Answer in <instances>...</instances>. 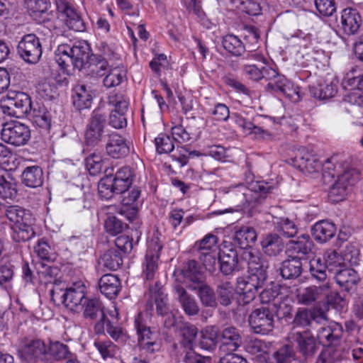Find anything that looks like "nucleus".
Masks as SVG:
<instances>
[{
    "mask_svg": "<svg viewBox=\"0 0 363 363\" xmlns=\"http://www.w3.org/2000/svg\"><path fill=\"white\" fill-rule=\"evenodd\" d=\"M220 352L231 353L237 351L242 344L240 332L235 327L225 328L219 333Z\"/></svg>",
    "mask_w": 363,
    "mask_h": 363,
    "instance_id": "obj_20",
    "label": "nucleus"
},
{
    "mask_svg": "<svg viewBox=\"0 0 363 363\" xmlns=\"http://www.w3.org/2000/svg\"><path fill=\"white\" fill-rule=\"evenodd\" d=\"M135 327L138 336V345L140 350L152 354L160 350L159 335L146 326L138 315L135 319Z\"/></svg>",
    "mask_w": 363,
    "mask_h": 363,
    "instance_id": "obj_16",
    "label": "nucleus"
},
{
    "mask_svg": "<svg viewBox=\"0 0 363 363\" xmlns=\"http://www.w3.org/2000/svg\"><path fill=\"white\" fill-rule=\"evenodd\" d=\"M57 11L64 17L66 26L77 32L86 29L85 23L78 11L66 0H55Z\"/></svg>",
    "mask_w": 363,
    "mask_h": 363,
    "instance_id": "obj_18",
    "label": "nucleus"
},
{
    "mask_svg": "<svg viewBox=\"0 0 363 363\" xmlns=\"http://www.w3.org/2000/svg\"><path fill=\"white\" fill-rule=\"evenodd\" d=\"M217 294L220 303L224 306H228L233 300L234 289L229 283H225L218 286Z\"/></svg>",
    "mask_w": 363,
    "mask_h": 363,
    "instance_id": "obj_63",
    "label": "nucleus"
},
{
    "mask_svg": "<svg viewBox=\"0 0 363 363\" xmlns=\"http://www.w3.org/2000/svg\"><path fill=\"white\" fill-rule=\"evenodd\" d=\"M332 282L329 283L328 291L324 294V305L327 310L330 307L336 310H342L345 305V300L337 291L332 290Z\"/></svg>",
    "mask_w": 363,
    "mask_h": 363,
    "instance_id": "obj_50",
    "label": "nucleus"
},
{
    "mask_svg": "<svg viewBox=\"0 0 363 363\" xmlns=\"http://www.w3.org/2000/svg\"><path fill=\"white\" fill-rule=\"evenodd\" d=\"M148 288L151 297L155 298L157 314L160 315L168 314L169 308L167 305V297L158 286V282L156 281L154 286L150 284Z\"/></svg>",
    "mask_w": 363,
    "mask_h": 363,
    "instance_id": "obj_43",
    "label": "nucleus"
},
{
    "mask_svg": "<svg viewBox=\"0 0 363 363\" xmlns=\"http://www.w3.org/2000/svg\"><path fill=\"white\" fill-rule=\"evenodd\" d=\"M218 238L212 234L206 235L200 242H196L194 251L197 254L217 251Z\"/></svg>",
    "mask_w": 363,
    "mask_h": 363,
    "instance_id": "obj_54",
    "label": "nucleus"
},
{
    "mask_svg": "<svg viewBox=\"0 0 363 363\" xmlns=\"http://www.w3.org/2000/svg\"><path fill=\"white\" fill-rule=\"evenodd\" d=\"M22 183L30 188L42 186L44 181L43 169L38 166L26 167L21 174Z\"/></svg>",
    "mask_w": 363,
    "mask_h": 363,
    "instance_id": "obj_38",
    "label": "nucleus"
},
{
    "mask_svg": "<svg viewBox=\"0 0 363 363\" xmlns=\"http://www.w3.org/2000/svg\"><path fill=\"white\" fill-rule=\"evenodd\" d=\"M344 357V351L342 347L329 346L321 351L315 363H338Z\"/></svg>",
    "mask_w": 363,
    "mask_h": 363,
    "instance_id": "obj_49",
    "label": "nucleus"
},
{
    "mask_svg": "<svg viewBox=\"0 0 363 363\" xmlns=\"http://www.w3.org/2000/svg\"><path fill=\"white\" fill-rule=\"evenodd\" d=\"M48 354L55 360L66 359L71 354L67 345L58 341L50 342L48 347Z\"/></svg>",
    "mask_w": 363,
    "mask_h": 363,
    "instance_id": "obj_57",
    "label": "nucleus"
},
{
    "mask_svg": "<svg viewBox=\"0 0 363 363\" xmlns=\"http://www.w3.org/2000/svg\"><path fill=\"white\" fill-rule=\"evenodd\" d=\"M313 245V242L310 236L303 234L298 237L296 241L291 242L290 251L296 255L295 257L301 258L311 252Z\"/></svg>",
    "mask_w": 363,
    "mask_h": 363,
    "instance_id": "obj_45",
    "label": "nucleus"
},
{
    "mask_svg": "<svg viewBox=\"0 0 363 363\" xmlns=\"http://www.w3.org/2000/svg\"><path fill=\"white\" fill-rule=\"evenodd\" d=\"M261 246L266 255L277 256L283 251L284 243L279 235L269 233L262 239Z\"/></svg>",
    "mask_w": 363,
    "mask_h": 363,
    "instance_id": "obj_35",
    "label": "nucleus"
},
{
    "mask_svg": "<svg viewBox=\"0 0 363 363\" xmlns=\"http://www.w3.org/2000/svg\"><path fill=\"white\" fill-rule=\"evenodd\" d=\"M156 150L159 154H167L174 150V145L172 138L165 134H160L155 139Z\"/></svg>",
    "mask_w": 363,
    "mask_h": 363,
    "instance_id": "obj_64",
    "label": "nucleus"
},
{
    "mask_svg": "<svg viewBox=\"0 0 363 363\" xmlns=\"http://www.w3.org/2000/svg\"><path fill=\"white\" fill-rule=\"evenodd\" d=\"M310 91L314 98L325 100L335 96L337 92V86L336 83L332 82L330 84H320L317 87H311Z\"/></svg>",
    "mask_w": 363,
    "mask_h": 363,
    "instance_id": "obj_51",
    "label": "nucleus"
},
{
    "mask_svg": "<svg viewBox=\"0 0 363 363\" xmlns=\"http://www.w3.org/2000/svg\"><path fill=\"white\" fill-rule=\"evenodd\" d=\"M275 363H292L297 360L293 346L285 345L279 348L272 355Z\"/></svg>",
    "mask_w": 363,
    "mask_h": 363,
    "instance_id": "obj_52",
    "label": "nucleus"
},
{
    "mask_svg": "<svg viewBox=\"0 0 363 363\" xmlns=\"http://www.w3.org/2000/svg\"><path fill=\"white\" fill-rule=\"evenodd\" d=\"M293 338L297 345L298 352L305 359L313 357L317 352L319 347L316 340L308 333L297 332L294 334Z\"/></svg>",
    "mask_w": 363,
    "mask_h": 363,
    "instance_id": "obj_26",
    "label": "nucleus"
},
{
    "mask_svg": "<svg viewBox=\"0 0 363 363\" xmlns=\"http://www.w3.org/2000/svg\"><path fill=\"white\" fill-rule=\"evenodd\" d=\"M272 189V186L264 181L252 182L249 186L240 183L228 188L226 191L227 199L236 208H252L261 203Z\"/></svg>",
    "mask_w": 363,
    "mask_h": 363,
    "instance_id": "obj_2",
    "label": "nucleus"
},
{
    "mask_svg": "<svg viewBox=\"0 0 363 363\" xmlns=\"http://www.w3.org/2000/svg\"><path fill=\"white\" fill-rule=\"evenodd\" d=\"M84 316L86 319L96 320L99 322L95 325V331L100 333L104 330L106 315L104 311V306L101 301L96 298L84 301Z\"/></svg>",
    "mask_w": 363,
    "mask_h": 363,
    "instance_id": "obj_22",
    "label": "nucleus"
},
{
    "mask_svg": "<svg viewBox=\"0 0 363 363\" xmlns=\"http://www.w3.org/2000/svg\"><path fill=\"white\" fill-rule=\"evenodd\" d=\"M329 284H321L318 286L311 285L297 291L296 299L299 304L311 306L323 298L324 294L328 291Z\"/></svg>",
    "mask_w": 363,
    "mask_h": 363,
    "instance_id": "obj_24",
    "label": "nucleus"
},
{
    "mask_svg": "<svg viewBox=\"0 0 363 363\" xmlns=\"http://www.w3.org/2000/svg\"><path fill=\"white\" fill-rule=\"evenodd\" d=\"M191 291H195L204 307L216 308L218 305L214 290L205 281L199 284Z\"/></svg>",
    "mask_w": 363,
    "mask_h": 363,
    "instance_id": "obj_36",
    "label": "nucleus"
},
{
    "mask_svg": "<svg viewBox=\"0 0 363 363\" xmlns=\"http://www.w3.org/2000/svg\"><path fill=\"white\" fill-rule=\"evenodd\" d=\"M257 240V233L252 227L242 226L235 232L233 240L240 250H252L251 247Z\"/></svg>",
    "mask_w": 363,
    "mask_h": 363,
    "instance_id": "obj_31",
    "label": "nucleus"
},
{
    "mask_svg": "<svg viewBox=\"0 0 363 363\" xmlns=\"http://www.w3.org/2000/svg\"><path fill=\"white\" fill-rule=\"evenodd\" d=\"M67 289V288L65 286V283H62L61 281L55 282V284L52 285V288L50 290L51 301L58 306L60 304L65 305Z\"/></svg>",
    "mask_w": 363,
    "mask_h": 363,
    "instance_id": "obj_59",
    "label": "nucleus"
},
{
    "mask_svg": "<svg viewBox=\"0 0 363 363\" xmlns=\"http://www.w3.org/2000/svg\"><path fill=\"white\" fill-rule=\"evenodd\" d=\"M337 162V157H332L325 160L324 164L306 148L298 149L294 157L289 160V164L305 174L318 172L323 167V177L333 178L335 171V163Z\"/></svg>",
    "mask_w": 363,
    "mask_h": 363,
    "instance_id": "obj_4",
    "label": "nucleus"
},
{
    "mask_svg": "<svg viewBox=\"0 0 363 363\" xmlns=\"http://www.w3.org/2000/svg\"><path fill=\"white\" fill-rule=\"evenodd\" d=\"M266 122L257 125L254 123H247V130H250V133L255 134L257 138L267 140L272 138V133L267 127V123H273L271 119L264 118Z\"/></svg>",
    "mask_w": 363,
    "mask_h": 363,
    "instance_id": "obj_58",
    "label": "nucleus"
},
{
    "mask_svg": "<svg viewBox=\"0 0 363 363\" xmlns=\"http://www.w3.org/2000/svg\"><path fill=\"white\" fill-rule=\"evenodd\" d=\"M5 216L13 223V238L16 242L28 241L35 235L34 218L29 211L18 206H10L6 208Z\"/></svg>",
    "mask_w": 363,
    "mask_h": 363,
    "instance_id": "obj_6",
    "label": "nucleus"
},
{
    "mask_svg": "<svg viewBox=\"0 0 363 363\" xmlns=\"http://www.w3.org/2000/svg\"><path fill=\"white\" fill-rule=\"evenodd\" d=\"M25 4L33 18H38L46 13L50 6L48 0H26Z\"/></svg>",
    "mask_w": 363,
    "mask_h": 363,
    "instance_id": "obj_60",
    "label": "nucleus"
},
{
    "mask_svg": "<svg viewBox=\"0 0 363 363\" xmlns=\"http://www.w3.org/2000/svg\"><path fill=\"white\" fill-rule=\"evenodd\" d=\"M174 276L177 282L184 284L189 290L205 281V276L195 260L184 262L181 269L174 271Z\"/></svg>",
    "mask_w": 363,
    "mask_h": 363,
    "instance_id": "obj_14",
    "label": "nucleus"
},
{
    "mask_svg": "<svg viewBox=\"0 0 363 363\" xmlns=\"http://www.w3.org/2000/svg\"><path fill=\"white\" fill-rule=\"evenodd\" d=\"M47 353L48 347L40 339L30 341L19 350L20 357L24 363H35L43 360Z\"/></svg>",
    "mask_w": 363,
    "mask_h": 363,
    "instance_id": "obj_21",
    "label": "nucleus"
},
{
    "mask_svg": "<svg viewBox=\"0 0 363 363\" xmlns=\"http://www.w3.org/2000/svg\"><path fill=\"white\" fill-rule=\"evenodd\" d=\"M1 139L15 146L26 144L30 138L29 128L19 122L6 123L1 130Z\"/></svg>",
    "mask_w": 363,
    "mask_h": 363,
    "instance_id": "obj_17",
    "label": "nucleus"
},
{
    "mask_svg": "<svg viewBox=\"0 0 363 363\" xmlns=\"http://www.w3.org/2000/svg\"><path fill=\"white\" fill-rule=\"evenodd\" d=\"M335 175L337 174V180L329 190L328 196L333 203L343 201L351 191L352 187L359 179L357 171L350 167L346 161L335 163Z\"/></svg>",
    "mask_w": 363,
    "mask_h": 363,
    "instance_id": "obj_5",
    "label": "nucleus"
},
{
    "mask_svg": "<svg viewBox=\"0 0 363 363\" xmlns=\"http://www.w3.org/2000/svg\"><path fill=\"white\" fill-rule=\"evenodd\" d=\"M105 148L107 155L114 159L125 157L130 151L125 139L117 133H113L108 135Z\"/></svg>",
    "mask_w": 363,
    "mask_h": 363,
    "instance_id": "obj_28",
    "label": "nucleus"
},
{
    "mask_svg": "<svg viewBox=\"0 0 363 363\" xmlns=\"http://www.w3.org/2000/svg\"><path fill=\"white\" fill-rule=\"evenodd\" d=\"M340 29L347 35L357 34L362 23V17L355 9L345 8L341 11Z\"/></svg>",
    "mask_w": 363,
    "mask_h": 363,
    "instance_id": "obj_23",
    "label": "nucleus"
},
{
    "mask_svg": "<svg viewBox=\"0 0 363 363\" xmlns=\"http://www.w3.org/2000/svg\"><path fill=\"white\" fill-rule=\"evenodd\" d=\"M343 328L337 322H331L327 326L320 328L317 334L319 342L325 347H341Z\"/></svg>",
    "mask_w": 363,
    "mask_h": 363,
    "instance_id": "obj_19",
    "label": "nucleus"
},
{
    "mask_svg": "<svg viewBox=\"0 0 363 363\" xmlns=\"http://www.w3.org/2000/svg\"><path fill=\"white\" fill-rule=\"evenodd\" d=\"M327 265L323 262L320 257H314L309 262V274L311 277L318 282L322 284L330 283L326 269Z\"/></svg>",
    "mask_w": 363,
    "mask_h": 363,
    "instance_id": "obj_39",
    "label": "nucleus"
},
{
    "mask_svg": "<svg viewBox=\"0 0 363 363\" xmlns=\"http://www.w3.org/2000/svg\"><path fill=\"white\" fill-rule=\"evenodd\" d=\"M162 249L157 237H153L147 243V250L143 267V277L145 281H153L157 274L159 253Z\"/></svg>",
    "mask_w": 363,
    "mask_h": 363,
    "instance_id": "obj_15",
    "label": "nucleus"
},
{
    "mask_svg": "<svg viewBox=\"0 0 363 363\" xmlns=\"http://www.w3.org/2000/svg\"><path fill=\"white\" fill-rule=\"evenodd\" d=\"M336 226L326 220L316 222L311 228L313 238L320 243H325L333 238L336 234Z\"/></svg>",
    "mask_w": 363,
    "mask_h": 363,
    "instance_id": "obj_30",
    "label": "nucleus"
},
{
    "mask_svg": "<svg viewBox=\"0 0 363 363\" xmlns=\"http://www.w3.org/2000/svg\"><path fill=\"white\" fill-rule=\"evenodd\" d=\"M90 47L85 42H78L74 45L60 44L55 50V61L65 73L69 74V68L83 70L91 57Z\"/></svg>",
    "mask_w": 363,
    "mask_h": 363,
    "instance_id": "obj_3",
    "label": "nucleus"
},
{
    "mask_svg": "<svg viewBox=\"0 0 363 363\" xmlns=\"http://www.w3.org/2000/svg\"><path fill=\"white\" fill-rule=\"evenodd\" d=\"M173 291L186 315H196L199 312V306L195 298L189 294L182 285L177 284Z\"/></svg>",
    "mask_w": 363,
    "mask_h": 363,
    "instance_id": "obj_27",
    "label": "nucleus"
},
{
    "mask_svg": "<svg viewBox=\"0 0 363 363\" xmlns=\"http://www.w3.org/2000/svg\"><path fill=\"white\" fill-rule=\"evenodd\" d=\"M206 270L213 272L218 264L219 252L213 251L196 255Z\"/></svg>",
    "mask_w": 363,
    "mask_h": 363,
    "instance_id": "obj_62",
    "label": "nucleus"
},
{
    "mask_svg": "<svg viewBox=\"0 0 363 363\" xmlns=\"http://www.w3.org/2000/svg\"><path fill=\"white\" fill-rule=\"evenodd\" d=\"M32 106L30 97L22 91H9L1 99L2 111L11 116L23 118L30 113Z\"/></svg>",
    "mask_w": 363,
    "mask_h": 363,
    "instance_id": "obj_8",
    "label": "nucleus"
},
{
    "mask_svg": "<svg viewBox=\"0 0 363 363\" xmlns=\"http://www.w3.org/2000/svg\"><path fill=\"white\" fill-rule=\"evenodd\" d=\"M72 103L78 110L88 108L91 106L93 99L92 90L84 84H77L72 89Z\"/></svg>",
    "mask_w": 363,
    "mask_h": 363,
    "instance_id": "obj_29",
    "label": "nucleus"
},
{
    "mask_svg": "<svg viewBox=\"0 0 363 363\" xmlns=\"http://www.w3.org/2000/svg\"><path fill=\"white\" fill-rule=\"evenodd\" d=\"M133 182V173L128 167L119 169L115 176L106 174L103 177L98 185V191L100 197L108 200L114 194H121L129 189Z\"/></svg>",
    "mask_w": 363,
    "mask_h": 363,
    "instance_id": "obj_7",
    "label": "nucleus"
},
{
    "mask_svg": "<svg viewBox=\"0 0 363 363\" xmlns=\"http://www.w3.org/2000/svg\"><path fill=\"white\" fill-rule=\"evenodd\" d=\"M219 341V332L216 327L208 326L202 330L198 346L205 350H213Z\"/></svg>",
    "mask_w": 363,
    "mask_h": 363,
    "instance_id": "obj_42",
    "label": "nucleus"
},
{
    "mask_svg": "<svg viewBox=\"0 0 363 363\" xmlns=\"http://www.w3.org/2000/svg\"><path fill=\"white\" fill-rule=\"evenodd\" d=\"M85 165L91 175L98 174L103 169L104 160L102 156L95 152L91 154L86 158Z\"/></svg>",
    "mask_w": 363,
    "mask_h": 363,
    "instance_id": "obj_61",
    "label": "nucleus"
},
{
    "mask_svg": "<svg viewBox=\"0 0 363 363\" xmlns=\"http://www.w3.org/2000/svg\"><path fill=\"white\" fill-rule=\"evenodd\" d=\"M17 53L26 63L34 65L41 58L43 49L40 38L35 34L23 35L17 45Z\"/></svg>",
    "mask_w": 363,
    "mask_h": 363,
    "instance_id": "obj_11",
    "label": "nucleus"
},
{
    "mask_svg": "<svg viewBox=\"0 0 363 363\" xmlns=\"http://www.w3.org/2000/svg\"><path fill=\"white\" fill-rule=\"evenodd\" d=\"M342 84L344 88H357L363 91V69L354 66L352 67L345 74L342 79Z\"/></svg>",
    "mask_w": 363,
    "mask_h": 363,
    "instance_id": "obj_41",
    "label": "nucleus"
},
{
    "mask_svg": "<svg viewBox=\"0 0 363 363\" xmlns=\"http://www.w3.org/2000/svg\"><path fill=\"white\" fill-rule=\"evenodd\" d=\"M280 274L284 279H295L302 273V262L300 257H291L281 264Z\"/></svg>",
    "mask_w": 363,
    "mask_h": 363,
    "instance_id": "obj_34",
    "label": "nucleus"
},
{
    "mask_svg": "<svg viewBox=\"0 0 363 363\" xmlns=\"http://www.w3.org/2000/svg\"><path fill=\"white\" fill-rule=\"evenodd\" d=\"M108 103L114 107L109 116V125L116 129L126 127L125 114L129 106L128 98L122 93L111 94L108 97Z\"/></svg>",
    "mask_w": 363,
    "mask_h": 363,
    "instance_id": "obj_12",
    "label": "nucleus"
},
{
    "mask_svg": "<svg viewBox=\"0 0 363 363\" xmlns=\"http://www.w3.org/2000/svg\"><path fill=\"white\" fill-rule=\"evenodd\" d=\"M266 89L275 92H280L293 101H298L301 99L299 87L294 86L285 76L279 73L271 83L267 84Z\"/></svg>",
    "mask_w": 363,
    "mask_h": 363,
    "instance_id": "obj_25",
    "label": "nucleus"
},
{
    "mask_svg": "<svg viewBox=\"0 0 363 363\" xmlns=\"http://www.w3.org/2000/svg\"><path fill=\"white\" fill-rule=\"evenodd\" d=\"M106 126V116L94 111L88 121L84 131V143L90 147L97 146L103 140Z\"/></svg>",
    "mask_w": 363,
    "mask_h": 363,
    "instance_id": "obj_13",
    "label": "nucleus"
},
{
    "mask_svg": "<svg viewBox=\"0 0 363 363\" xmlns=\"http://www.w3.org/2000/svg\"><path fill=\"white\" fill-rule=\"evenodd\" d=\"M108 63L101 55L91 54L83 70L88 75L94 77H101L106 74L108 71Z\"/></svg>",
    "mask_w": 363,
    "mask_h": 363,
    "instance_id": "obj_33",
    "label": "nucleus"
},
{
    "mask_svg": "<svg viewBox=\"0 0 363 363\" xmlns=\"http://www.w3.org/2000/svg\"><path fill=\"white\" fill-rule=\"evenodd\" d=\"M276 303L255 309L249 316V324L255 333L267 335L274 327Z\"/></svg>",
    "mask_w": 363,
    "mask_h": 363,
    "instance_id": "obj_9",
    "label": "nucleus"
},
{
    "mask_svg": "<svg viewBox=\"0 0 363 363\" xmlns=\"http://www.w3.org/2000/svg\"><path fill=\"white\" fill-rule=\"evenodd\" d=\"M222 45L228 53L235 57H240L245 52L244 43L238 36L233 34L223 38Z\"/></svg>",
    "mask_w": 363,
    "mask_h": 363,
    "instance_id": "obj_46",
    "label": "nucleus"
},
{
    "mask_svg": "<svg viewBox=\"0 0 363 363\" xmlns=\"http://www.w3.org/2000/svg\"><path fill=\"white\" fill-rule=\"evenodd\" d=\"M35 123L40 127L47 128L50 126L51 115L44 106H38V108H33L30 111Z\"/></svg>",
    "mask_w": 363,
    "mask_h": 363,
    "instance_id": "obj_53",
    "label": "nucleus"
},
{
    "mask_svg": "<svg viewBox=\"0 0 363 363\" xmlns=\"http://www.w3.org/2000/svg\"><path fill=\"white\" fill-rule=\"evenodd\" d=\"M277 230L287 238H292L298 233V228L294 221L288 218H280L276 223Z\"/></svg>",
    "mask_w": 363,
    "mask_h": 363,
    "instance_id": "obj_55",
    "label": "nucleus"
},
{
    "mask_svg": "<svg viewBox=\"0 0 363 363\" xmlns=\"http://www.w3.org/2000/svg\"><path fill=\"white\" fill-rule=\"evenodd\" d=\"M84 298L85 294L83 287L67 288L65 306L70 311H77L81 308Z\"/></svg>",
    "mask_w": 363,
    "mask_h": 363,
    "instance_id": "obj_44",
    "label": "nucleus"
},
{
    "mask_svg": "<svg viewBox=\"0 0 363 363\" xmlns=\"http://www.w3.org/2000/svg\"><path fill=\"white\" fill-rule=\"evenodd\" d=\"M242 259L247 266L248 276L237 279L236 291L244 304L250 303L256 297L258 290L262 288L267 279L269 262L260 254L245 252Z\"/></svg>",
    "mask_w": 363,
    "mask_h": 363,
    "instance_id": "obj_1",
    "label": "nucleus"
},
{
    "mask_svg": "<svg viewBox=\"0 0 363 363\" xmlns=\"http://www.w3.org/2000/svg\"><path fill=\"white\" fill-rule=\"evenodd\" d=\"M245 252L253 255L259 254L258 252L247 250L238 252L234 247L225 246L219 252L218 264L220 272L224 275H229L235 271L242 269L245 265H247L245 261L242 259V256Z\"/></svg>",
    "mask_w": 363,
    "mask_h": 363,
    "instance_id": "obj_10",
    "label": "nucleus"
},
{
    "mask_svg": "<svg viewBox=\"0 0 363 363\" xmlns=\"http://www.w3.org/2000/svg\"><path fill=\"white\" fill-rule=\"evenodd\" d=\"M108 72L103 81L104 86L107 88H112L120 85L125 78L124 71L118 67L111 69H108Z\"/></svg>",
    "mask_w": 363,
    "mask_h": 363,
    "instance_id": "obj_56",
    "label": "nucleus"
},
{
    "mask_svg": "<svg viewBox=\"0 0 363 363\" xmlns=\"http://www.w3.org/2000/svg\"><path fill=\"white\" fill-rule=\"evenodd\" d=\"M198 328L189 323H183L179 328V335L182 338L181 345L186 349L194 350L197 346L196 338Z\"/></svg>",
    "mask_w": 363,
    "mask_h": 363,
    "instance_id": "obj_40",
    "label": "nucleus"
},
{
    "mask_svg": "<svg viewBox=\"0 0 363 363\" xmlns=\"http://www.w3.org/2000/svg\"><path fill=\"white\" fill-rule=\"evenodd\" d=\"M123 264L121 252L116 248H111L100 257L99 264L110 270H116Z\"/></svg>",
    "mask_w": 363,
    "mask_h": 363,
    "instance_id": "obj_47",
    "label": "nucleus"
},
{
    "mask_svg": "<svg viewBox=\"0 0 363 363\" xmlns=\"http://www.w3.org/2000/svg\"><path fill=\"white\" fill-rule=\"evenodd\" d=\"M99 287L101 294L108 298L112 299L121 290V281L117 276L106 274L99 280Z\"/></svg>",
    "mask_w": 363,
    "mask_h": 363,
    "instance_id": "obj_32",
    "label": "nucleus"
},
{
    "mask_svg": "<svg viewBox=\"0 0 363 363\" xmlns=\"http://www.w3.org/2000/svg\"><path fill=\"white\" fill-rule=\"evenodd\" d=\"M40 281L45 284H55L60 281L57 279L60 269L57 267L50 266L44 262L39 263L37 268Z\"/></svg>",
    "mask_w": 363,
    "mask_h": 363,
    "instance_id": "obj_48",
    "label": "nucleus"
},
{
    "mask_svg": "<svg viewBox=\"0 0 363 363\" xmlns=\"http://www.w3.org/2000/svg\"><path fill=\"white\" fill-rule=\"evenodd\" d=\"M337 284L345 291H350L358 283L359 277L357 272L351 268L340 269L336 272Z\"/></svg>",
    "mask_w": 363,
    "mask_h": 363,
    "instance_id": "obj_37",
    "label": "nucleus"
}]
</instances>
